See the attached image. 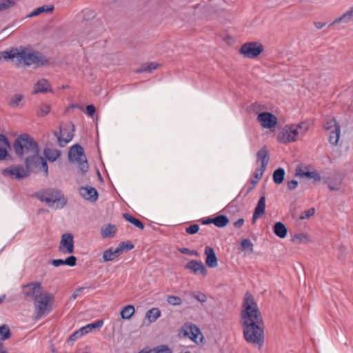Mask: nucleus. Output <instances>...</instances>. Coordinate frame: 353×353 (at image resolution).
Returning <instances> with one entry per match:
<instances>
[{
	"label": "nucleus",
	"instance_id": "nucleus-1",
	"mask_svg": "<svg viewBox=\"0 0 353 353\" xmlns=\"http://www.w3.org/2000/svg\"><path fill=\"white\" fill-rule=\"evenodd\" d=\"M22 293L28 301H34V320H39L51 312L54 296L52 294L44 291L41 283L34 281L23 285Z\"/></svg>",
	"mask_w": 353,
	"mask_h": 353
},
{
	"label": "nucleus",
	"instance_id": "nucleus-2",
	"mask_svg": "<svg viewBox=\"0 0 353 353\" xmlns=\"http://www.w3.org/2000/svg\"><path fill=\"white\" fill-rule=\"evenodd\" d=\"M12 60L16 64L19 65L23 63L26 65L36 64L44 65L48 63V60L40 52H31L26 49L13 48L10 51L0 52V60Z\"/></svg>",
	"mask_w": 353,
	"mask_h": 353
},
{
	"label": "nucleus",
	"instance_id": "nucleus-3",
	"mask_svg": "<svg viewBox=\"0 0 353 353\" xmlns=\"http://www.w3.org/2000/svg\"><path fill=\"white\" fill-rule=\"evenodd\" d=\"M241 325L263 321L261 313L252 295L247 292L245 294L241 312Z\"/></svg>",
	"mask_w": 353,
	"mask_h": 353
},
{
	"label": "nucleus",
	"instance_id": "nucleus-4",
	"mask_svg": "<svg viewBox=\"0 0 353 353\" xmlns=\"http://www.w3.org/2000/svg\"><path fill=\"white\" fill-rule=\"evenodd\" d=\"M241 326L245 341L261 349L265 341L263 321L242 324Z\"/></svg>",
	"mask_w": 353,
	"mask_h": 353
},
{
	"label": "nucleus",
	"instance_id": "nucleus-5",
	"mask_svg": "<svg viewBox=\"0 0 353 353\" xmlns=\"http://www.w3.org/2000/svg\"><path fill=\"white\" fill-rule=\"evenodd\" d=\"M15 154L19 157H29L39 153L37 142L30 135L24 134L16 139L13 144Z\"/></svg>",
	"mask_w": 353,
	"mask_h": 353
},
{
	"label": "nucleus",
	"instance_id": "nucleus-6",
	"mask_svg": "<svg viewBox=\"0 0 353 353\" xmlns=\"http://www.w3.org/2000/svg\"><path fill=\"white\" fill-rule=\"evenodd\" d=\"M37 197L40 201L46 202L50 207H55L57 209L63 208L67 203V199L62 192L54 188H50L38 192Z\"/></svg>",
	"mask_w": 353,
	"mask_h": 353
},
{
	"label": "nucleus",
	"instance_id": "nucleus-7",
	"mask_svg": "<svg viewBox=\"0 0 353 353\" xmlns=\"http://www.w3.org/2000/svg\"><path fill=\"white\" fill-rule=\"evenodd\" d=\"M323 128L327 131V140L332 146H336L341 137V125L333 117H327L323 124Z\"/></svg>",
	"mask_w": 353,
	"mask_h": 353
},
{
	"label": "nucleus",
	"instance_id": "nucleus-8",
	"mask_svg": "<svg viewBox=\"0 0 353 353\" xmlns=\"http://www.w3.org/2000/svg\"><path fill=\"white\" fill-rule=\"evenodd\" d=\"M68 159L70 162L78 164L82 173L88 172L89 165L83 148L81 145L75 144L72 146L68 152Z\"/></svg>",
	"mask_w": 353,
	"mask_h": 353
},
{
	"label": "nucleus",
	"instance_id": "nucleus-9",
	"mask_svg": "<svg viewBox=\"0 0 353 353\" xmlns=\"http://www.w3.org/2000/svg\"><path fill=\"white\" fill-rule=\"evenodd\" d=\"M26 170L30 172L43 171L46 176L48 175V167L46 161L39 153L26 157L25 159Z\"/></svg>",
	"mask_w": 353,
	"mask_h": 353
},
{
	"label": "nucleus",
	"instance_id": "nucleus-10",
	"mask_svg": "<svg viewBox=\"0 0 353 353\" xmlns=\"http://www.w3.org/2000/svg\"><path fill=\"white\" fill-rule=\"evenodd\" d=\"M263 50V46L258 42H248L241 46L239 50L240 54L248 59H254Z\"/></svg>",
	"mask_w": 353,
	"mask_h": 353
},
{
	"label": "nucleus",
	"instance_id": "nucleus-11",
	"mask_svg": "<svg viewBox=\"0 0 353 353\" xmlns=\"http://www.w3.org/2000/svg\"><path fill=\"white\" fill-rule=\"evenodd\" d=\"M74 130V125L72 124H66L60 127L59 131L54 133L59 146H65L72 139Z\"/></svg>",
	"mask_w": 353,
	"mask_h": 353
},
{
	"label": "nucleus",
	"instance_id": "nucleus-12",
	"mask_svg": "<svg viewBox=\"0 0 353 353\" xmlns=\"http://www.w3.org/2000/svg\"><path fill=\"white\" fill-rule=\"evenodd\" d=\"M296 127L293 125H286L278 135L279 142L287 143L295 141L299 137V132L296 130Z\"/></svg>",
	"mask_w": 353,
	"mask_h": 353
},
{
	"label": "nucleus",
	"instance_id": "nucleus-13",
	"mask_svg": "<svg viewBox=\"0 0 353 353\" xmlns=\"http://www.w3.org/2000/svg\"><path fill=\"white\" fill-rule=\"evenodd\" d=\"M256 158L257 161L256 162L261 163V168L259 170H257L254 176L257 179H261L264 171L266 169V167L269 162V155H268V151L265 146L262 147L256 153Z\"/></svg>",
	"mask_w": 353,
	"mask_h": 353
},
{
	"label": "nucleus",
	"instance_id": "nucleus-14",
	"mask_svg": "<svg viewBox=\"0 0 353 353\" xmlns=\"http://www.w3.org/2000/svg\"><path fill=\"white\" fill-rule=\"evenodd\" d=\"M4 176H10L12 179H22L28 176V171H27L23 166L12 165L5 168L2 171Z\"/></svg>",
	"mask_w": 353,
	"mask_h": 353
},
{
	"label": "nucleus",
	"instance_id": "nucleus-15",
	"mask_svg": "<svg viewBox=\"0 0 353 353\" xmlns=\"http://www.w3.org/2000/svg\"><path fill=\"white\" fill-rule=\"evenodd\" d=\"M257 121L263 128H272L276 126L278 119L275 115L268 112H263L258 114Z\"/></svg>",
	"mask_w": 353,
	"mask_h": 353
},
{
	"label": "nucleus",
	"instance_id": "nucleus-16",
	"mask_svg": "<svg viewBox=\"0 0 353 353\" xmlns=\"http://www.w3.org/2000/svg\"><path fill=\"white\" fill-rule=\"evenodd\" d=\"M59 250L65 254L74 252V238L72 234L65 233L61 236Z\"/></svg>",
	"mask_w": 353,
	"mask_h": 353
},
{
	"label": "nucleus",
	"instance_id": "nucleus-17",
	"mask_svg": "<svg viewBox=\"0 0 353 353\" xmlns=\"http://www.w3.org/2000/svg\"><path fill=\"white\" fill-rule=\"evenodd\" d=\"M185 269L191 271L194 274H201L203 276L208 274L206 268L201 261L190 260L185 264Z\"/></svg>",
	"mask_w": 353,
	"mask_h": 353
},
{
	"label": "nucleus",
	"instance_id": "nucleus-18",
	"mask_svg": "<svg viewBox=\"0 0 353 353\" xmlns=\"http://www.w3.org/2000/svg\"><path fill=\"white\" fill-rule=\"evenodd\" d=\"M205 264L209 268H216L218 265V260L212 248L206 246L205 248Z\"/></svg>",
	"mask_w": 353,
	"mask_h": 353
},
{
	"label": "nucleus",
	"instance_id": "nucleus-19",
	"mask_svg": "<svg viewBox=\"0 0 353 353\" xmlns=\"http://www.w3.org/2000/svg\"><path fill=\"white\" fill-rule=\"evenodd\" d=\"M80 194L85 199L95 201L98 199V193L94 188L86 186L79 188Z\"/></svg>",
	"mask_w": 353,
	"mask_h": 353
},
{
	"label": "nucleus",
	"instance_id": "nucleus-20",
	"mask_svg": "<svg viewBox=\"0 0 353 353\" xmlns=\"http://www.w3.org/2000/svg\"><path fill=\"white\" fill-rule=\"evenodd\" d=\"M185 334L187 335L191 340L197 342L199 336L203 337L202 334L199 327L194 324H187L185 328Z\"/></svg>",
	"mask_w": 353,
	"mask_h": 353
},
{
	"label": "nucleus",
	"instance_id": "nucleus-21",
	"mask_svg": "<svg viewBox=\"0 0 353 353\" xmlns=\"http://www.w3.org/2000/svg\"><path fill=\"white\" fill-rule=\"evenodd\" d=\"M50 88V85L48 81L46 79H41L34 85L32 94H36L38 93H46L48 91H51Z\"/></svg>",
	"mask_w": 353,
	"mask_h": 353
},
{
	"label": "nucleus",
	"instance_id": "nucleus-22",
	"mask_svg": "<svg viewBox=\"0 0 353 353\" xmlns=\"http://www.w3.org/2000/svg\"><path fill=\"white\" fill-rule=\"evenodd\" d=\"M121 254V249L120 248H109L105 250L102 256L101 262H108L112 261L117 259Z\"/></svg>",
	"mask_w": 353,
	"mask_h": 353
},
{
	"label": "nucleus",
	"instance_id": "nucleus-23",
	"mask_svg": "<svg viewBox=\"0 0 353 353\" xmlns=\"http://www.w3.org/2000/svg\"><path fill=\"white\" fill-rule=\"evenodd\" d=\"M353 20V6L347 12H345L341 17L335 19L330 26H333L336 23H347Z\"/></svg>",
	"mask_w": 353,
	"mask_h": 353
},
{
	"label": "nucleus",
	"instance_id": "nucleus-24",
	"mask_svg": "<svg viewBox=\"0 0 353 353\" xmlns=\"http://www.w3.org/2000/svg\"><path fill=\"white\" fill-rule=\"evenodd\" d=\"M24 100V95L21 93H16L11 96L8 105L12 108H22L23 106L21 103Z\"/></svg>",
	"mask_w": 353,
	"mask_h": 353
},
{
	"label": "nucleus",
	"instance_id": "nucleus-25",
	"mask_svg": "<svg viewBox=\"0 0 353 353\" xmlns=\"http://www.w3.org/2000/svg\"><path fill=\"white\" fill-rule=\"evenodd\" d=\"M10 147L8 139L0 134V161L6 159L8 155L7 148Z\"/></svg>",
	"mask_w": 353,
	"mask_h": 353
},
{
	"label": "nucleus",
	"instance_id": "nucleus-26",
	"mask_svg": "<svg viewBox=\"0 0 353 353\" xmlns=\"http://www.w3.org/2000/svg\"><path fill=\"white\" fill-rule=\"evenodd\" d=\"M77 258L74 256H70L65 260L63 259H54L52 261V264L55 267H59L63 265L69 266H74L76 265Z\"/></svg>",
	"mask_w": 353,
	"mask_h": 353
},
{
	"label": "nucleus",
	"instance_id": "nucleus-27",
	"mask_svg": "<svg viewBox=\"0 0 353 353\" xmlns=\"http://www.w3.org/2000/svg\"><path fill=\"white\" fill-rule=\"evenodd\" d=\"M44 155L46 158L51 161H55L61 155V152L54 148H46L44 150Z\"/></svg>",
	"mask_w": 353,
	"mask_h": 353
},
{
	"label": "nucleus",
	"instance_id": "nucleus-28",
	"mask_svg": "<svg viewBox=\"0 0 353 353\" xmlns=\"http://www.w3.org/2000/svg\"><path fill=\"white\" fill-rule=\"evenodd\" d=\"M103 322L102 320L96 321L94 323L88 324L80 328L81 332H83V335L90 332L92 330L99 329L102 327Z\"/></svg>",
	"mask_w": 353,
	"mask_h": 353
},
{
	"label": "nucleus",
	"instance_id": "nucleus-29",
	"mask_svg": "<svg viewBox=\"0 0 353 353\" xmlns=\"http://www.w3.org/2000/svg\"><path fill=\"white\" fill-rule=\"evenodd\" d=\"M273 230L274 234L280 238H285L287 235L288 229L281 222L276 223L274 225Z\"/></svg>",
	"mask_w": 353,
	"mask_h": 353
},
{
	"label": "nucleus",
	"instance_id": "nucleus-30",
	"mask_svg": "<svg viewBox=\"0 0 353 353\" xmlns=\"http://www.w3.org/2000/svg\"><path fill=\"white\" fill-rule=\"evenodd\" d=\"M54 10V6L52 5H44L41 7L36 8L33 12H32L28 17H36L43 12H51Z\"/></svg>",
	"mask_w": 353,
	"mask_h": 353
},
{
	"label": "nucleus",
	"instance_id": "nucleus-31",
	"mask_svg": "<svg viewBox=\"0 0 353 353\" xmlns=\"http://www.w3.org/2000/svg\"><path fill=\"white\" fill-rule=\"evenodd\" d=\"M101 232L103 238L112 236L116 232V227L111 224L105 225L102 227Z\"/></svg>",
	"mask_w": 353,
	"mask_h": 353
},
{
	"label": "nucleus",
	"instance_id": "nucleus-32",
	"mask_svg": "<svg viewBox=\"0 0 353 353\" xmlns=\"http://www.w3.org/2000/svg\"><path fill=\"white\" fill-rule=\"evenodd\" d=\"M161 311L158 308L154 307L146 312L145 317L148 319L149 322L153 323L161 316Z\"/></svg>",
	"mask_w": 353,
	"mask_h": 353
},
{
	"label": "nucleus",
	"instance_id": "nucleus-33",
	"mask_svg": "<svg viewBox=\"0 0 353 353\" xmlns=\"http://www.w3.org/2000/svg\"><path fill=\"white\" fill-rule=\"evenodd\" d=\"M134 311L135 310L133 305H128L123 307V309L121 310L120 312L121 317L123 319H129L132 316V315L134 313Z\"/></svg>",
	"mask_w": 353,
	"mask_h": 353
},
{
	"label": "nucleus",
	"instance_id": "nucleus-34",
	"mask_svg": "<svg viewBox=\"0 0 353 353\" xmlns=\"http://www.w3.org/2000/svg\"><path fill=\"white\" fill-rule=\"evenodd\" d=\"M213 223L219 228H223L229 223V219L225 215H219L214 218H212Z\"/></svg>",
	"mask_w": 353,
	"mask_h": 353
},
{
	"label": "nucleus",
	"instance_id": "nucleus-35",
	"mask_svg": "<svg viewBox=\"0 0 353 353\" xmlns=\"http://www.w3.org/2000/svg\"><path fill=\"white\" fill-rule=\"evenodd\" d=\"M297 174L303 177H307L310 179H314L316 181H320L321 179V175L316 171L312 172H302L300 169L299 171H297Z\"/></svg>",
	"mask_w": 353,
	"mask_h": 353
},
{
	"label": "nucleus",
	"instance_id": "nucleus-36",
	"mask_svg": "<svg viewBox=\"0 0 353 353\" xmlns=\"http://www.w3.org/2000/svg\"><path fill=\"white\" fill-rule=\"evenodd\" d=\"M285 170L283 168H278L273 173V181L276 184H281L284 180Z\"/></svg>",
	"mask_w": 353,
	"mask_h": 353
},
{
	"label": "nucleus",
	"instance_id": "nucleus-37",
	"mask_svg": "<svg viewBox=\"0 0 353 353\" xmlns=\"http://www.w3.org/2000/svg\"><path fill=\"white\" fill-rule=\"evenodd\" d=\"M265 197L262 196L258 201L256 207L254 209V212L262 216L265 213Z\"/></svg>",
	"mask_w": 353,
	"mask_h": 353
},
{
	"label": "nucleus",
	"instance_id": "nucleus-38",
	"mask_svg": "<svg viewBox=\"0 0 353 353\" xmlns=\"http://www.w3.org/2000/svg\"><path fill=\"white\" fill-rule=\"evenodd\" d=\"M123 217L124 219L129 221L130 223H131L132 224H133L134 226H136L137 228L141 229V230H143L144 229V225L143 223L139 221V219H136L135 217L132 216V215L128 214V213H125L123 214Z\"/></svg>",
	"mask_w": 353,
	"mask_h": 353
},
{
	"label": "nucleus",
	"instance_id": "nucleus-39",
	"mask_svg": "<svg viewBox=\"0 0 353 353\" xmlns=\"http://www.w3.org/2000/svg\"><path fill=\"white\" fill-rule=\"evenodd\" d=\"M294 126H296V130L299 132V136H303L309 130V124L307 122H301L299 124H294Z\"/></svg>",
	"mask_w": 353,
	"mask_h": 353
},
{
	"label": "nucleus",
	"instance_id": "nucleus-40",
	"mask_svg": "<svg viewBox=\"0 0 353 353\" xmlns=\"http://www.w3.org/2000/svg\"><path fill=\"white\" fill-rule=\"evenodd\" d=\"M10 336V331L8 325L0 326V342L5 341Z\"/></svg>",
	"mask_w": 353,
	"mask_h": 353
},
{
	"label": "nucleus",
	"instance_id": "nucleus-41",
	"mask_svg": "<svg viewBox=\"0 0 353 353\" xmlns=\"http://www.w3.org/2000/svg\"><path fill=\"white\" fill-rule=\"evenodd\" d=\"M292 241L295 243H306L309 242V239L307 235L305 234L301 233L295 234L292 239Z\"/></svg>",
	"mask_w": 353,
	"mask_h": 353
},
{
	"label": "nucleus",
	"instance_id": "nucleus-42",
	"mask_svg": "<svg viewBox=\"0 0 353 353\" xmlns=\"http://www.w3.org/2000/svg\"><path fill=\"white\" fill-rule=\"evenodd\" d=\"M159 66V64L155 62H152L148 64H145L141 67L140 70H139L138 72H151L153 70H156Z\"/></svg>",
	"mask_w": 353,
	"mask_h": 353
},
{
	"label": "nucleus",
	"instance_id": "nucleus-43",
	"mask_svg": "<svg viewBox=\"0 0 353 353\" xmlns=\"http://www.w3.org/2000/svg\"><path fill=\"white\" fill-rule=\"evenodd\" d=\"M18 0H0V11L12 7Z\"/></svg>",
	"mask_w": 353,
	"mask_h": 353
},
{
	"label": "nucleus",
	"instance_id": "nucleus-44",
	"mask_svg": "<svg viewBox=\"0 0 353 353\" xmlns=\"http://www.w3.org/2000/svg\"><path fill=\"white\" fill-rule=\"evenodd\" d=\"M167 302L170 305L178 306L182 303V299L177 296L169 295L167 296Z\"/></svg>",
	"mask_w": 353,
	"mask_h": 353
},
{
	"label": "nucleus",
	"instance_id": "nucleus-45",
	"mask_svg": "<svg viewBox=\"0 0 353 353\" xmlns=\"http://www.w3.org/2000/svg\"><path fill=\"white\" fill-rule=\"evenodd\" d=\"M191 296L199 302L203 303L207 301V296L201 292H193L190 294Z\"/></svg>",
	"mask_w": 353,
	"mask_h": 353
},
{
	"label": "nucleus",
	"instance_id": "nucleus-46",
	"mask_svg": "<svg viewBox=\"0 0 353 353\" xmlns=\"http://www.w3.org/2000/svg\"><path fill=\"white\" fill-rule=\"evenodd\" d=\"M152 353H172V351L170 348L165 345H161L157 346L154 349L152 350Z\"/></svg>",
	"mask_w": 353,
	"mask_h": 353
},
{
	"label": "nucleus",
	"instance_id": "nucleus-47",
	"mask_svg": "<svg viewBox=\"0 0 353 353\" xmlns=\"http://www.w3.org/2000/svg\"><path fill=\"white\" fill-rule=\"evenodd\" d=\"M241 245L243 250H247L250 253H252L253 252L254 245L250 239H245L242 240V241L241 243Z\"/></svg>",
	"mask_w": 353,
	"mask_h": 353
},
{
	"label": "nucleus",
	"instance_id": "nucleus-48",
	"mask_svg": "<svg viewBox=\"0 0 353 353\" xmlns=\"http://www.w3.org/2000/svg\"><path fill=\"white\" fill-rule=\"evenodd\" d=\"M84 336L83 332H81L80 329L74 332L68 338V343L72 344L74 341H76L78 339Z\"/></svg>",
	"mask_w": 353,
	"mask_h": 353
},
{
	"label": "nucleus",
	"instance_id": "nucleus-49",
	"mask_svg": "<svg viewBox=\"0 0 353 353\" xmlns=\"http://www.w3.org/2000/svg\"><path fill=\"white\" fill-rule=\"evenodd\" d=\"M50 111V107L48 104H41L39 108L37 114L40 117H44Z\"/></svg>",
	"mask_w": 353,
	"mask_h": 353
},
{
	"label": "nucleus",
	"instance_id": "nucleus-50",
	"mask_svg": "<svg viewBox=\"0 0 353 353\" xmlns=\"http://www.w3.org/2000/svg\"><path fill=\"white\" fill-rule=\"evenodd\" d=\"M117 248L121 249V254L124 250H130L133 249L134 245H133V244H132L130 242H128V243L122 242V243H119V246Z\"/></svg>",
	"mask_w": 353,
	"mask_h": 353
},
{
	"label": "nucleus",
	"instance_id": "nucleus-51",
	"mask_svg": "<svg viewBox=\"0 0 353 353\" xmlns=\"http://www.w3.org/2000/svg\"><path fill=\"white\" fill-rule=\"evenodd\" d=\"M315 209L314 208H310L304 211L300 216L301 219H309L314 214Z\"/></svg>",
	"mask_w": 353,
	"mask_h": 353
},
{
	"label": "nucleus",
	"instance_id": "nucleus-52",
	"mask_svg": "<svg viewBox=\"0 0 353 353\" xmlns=\"http://www.w3.org/2000/svg\"><path fill=\"white\" fill-rule=\"evenodd\" d=\"M179 251L183 254H188V255L195 256H199L198 252L194 250H190L188 248H179Z\"/></svg>",
	"mask_w": 353,
	"mask_h": 353
},
{
	"label": "nucleus",
	"instance_id": "nucleus-53",
	"mask_svg": "<svg viewBox=\"0 0 353 353\" xmlns=\"http://www.w3.org/2000/svg\"><path fill=\"white\" fill-rule=\"evenodd\" d=\"M328 188L330 190L334 191V190H339L341 187V181H338L336 182H328L327 183Z\"/></svg>",
	"mask_w": 353,
	"mask_h": 353
},
{
	"label": "nucleus",
	"instance_id": "nucleus-54",
	"mask_svg": "<svg viewBox=\"0 0 353 353\" xmlns=\"http://www.w3.org/2000/svg\"><path fill=\"white\" fill-rule=\"evenodd\" d=\"M199 230V225L197 224L190 225L189 227L186 228L185 231L187 233L190 234H196Z\"/></svg>",
	"mask_w": 353,
	"mask_h": 353
},
{
	"label": "nucleus",
	"instance_id": "nucleus-55",
	"mask_svg": "<svg viewBox=\"0 0 353 353\" xmlns=\"http://www.w3.org/2000/svg\"><path fill=\"white\" fill-rule=\"evenodd\" d=\"M83 19H88L90 18L94 17V13L91 10L85 9L81 12Z\"/></svg>",
	"mask_w": 353,
	"mask_h": 353
},
{
	"label": "nucleus",
	"instance_id": "nucleus-56",
	"mask_svg": "<svg viewBox=\"0 0 353 353\" xmlns=\"http://www.w3.org/2000/svg\"><path fill=\"white\" fill-rule=\"evenodd\" d=\"M83 290H84V288H77L72 294L70 299L75 300L79 296V294L83 292Z\"/></svg>",
	"mask_w": 353,
	"mask_h": 353
},
{
	"label": "nucleus",
	"instance_id": "nucleus-57",
	"mask_svg": "<svg viewBox=\"0 0 353 353\" xmlns=\"http://www.w3.org/2000/svg\"><path fill=\"white\" fill-rule=\"evenodd\" d=\"M298 186V181L292 180L288 182L287 187L290 190H294Z\"/></svg>",
	"mask_w": 353,
	"mask_h": 353
},
{
	"label": "nucleus",
	"instance_id": "nucleus-58",
	"mask_svg": "<svg viewBox=\"0 0 353 353\" xmlns=\"http://www.w3.org/2000/svg\"><path fill=\"white\" fill-rule=\"evenodd\" d=\"M95 107L93 105H88L86 106L87 114L91 117L93 116V114L95 112Z\"/></svg>",
	"mask_w": 353,
	"mask_h": 353
},
{
	"label": "nucleus",
	"instance_id": "nucleus-59",
	"mask_svg": "<svg viewBox=\"0 0 353 353\" xmlns=\"http://www.w3.org/2000/svg\"><path fill=\"white\" fill-rule=\"evenodd\" d=\"M259 180L260 179H256V180H252V181H251L252 185H250V187L248 188V189L245 193V196L247 194H248L254 189V188L257 184V183L259 182Z\"/></svg>",
	"mask_w": 353,
	"mask_h": 353
},
{
	"label": "nucleus",
	"instance_id": "nucleus-60",
	"mask_svg": "<svg viewBox=\"0 0 353 353\" xmlns=\"http://www.w3.org/2000/svg\"><path fill=\"white\" fill-rule=\"evenodd\" d=\"M244 223V219L243 218L239 219L234 223V226L236 228H240Z\"/></svg>",
	"mask_w": 353,
	"mask_h": 353
},
{
	"label": "nucleus",
	"instance_id": "nucleus-61",
	"mask_svg": "<svg viewBox=\"0 0 353 353\" xmlns=\"http://www.w3.org/2000/svg\"><path fill=\"white\" fill-rule=\"evenodd\" d=\"M325 24H326L325 23L317 22V21H315L314 23V25L315 26V27L319 30L323 28L325 26Z\"/></svg>",
	"mask_w": 353,
	"mask_h": 353
},
{
	"label": "nucleus",
	"instance_id": "nucleus-62",
	"mask_svg": "<svg viewBox=\"0 0 353 353\" xmlns=\"http://www.w3.org/2000/svg\"><path fill=\"white\" fill-rule=\"evenodd\" d=\"M260 216H261L254 212L252 218V223L254 224L256 220L258 219Z\"/></svg>",
	"mask_w": 353,
	"mask_h": 353
},
{
	"label": "nucleus",
	"instance_id": "nucleus-63",
	"mask_svg": "<svg viewBox=\"0 0 353 353\" xmlns=\"http://www.w3.org/2000/svg\"><path fill=\"white\" fill-rule=\"evenodd\" d=\"M0 353H8L5 349L3 343L0 342Z\"/></svg>",
	"mask_w": 353,
	"mask_h": 353
},
{
	"label": "nucleus",
	"instance_id": "nucleus-64",
	"mask_svg": "<svg viewBox=\"0 0 353 353\" xmlns=\"http://www.w3.org/2000/svg\"><path fill=\"white\" fill-rule=\"evenodd\" d=\"M213 223L212 219H208L203 221V224Z\"/></svg>",
	"mask_w": 353,
	"mask_h": 353
}]
</instances>
